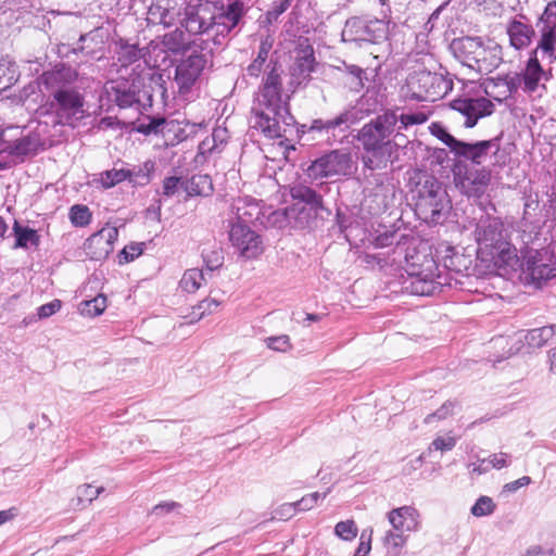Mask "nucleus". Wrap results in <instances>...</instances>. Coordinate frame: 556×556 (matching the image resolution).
Returning <instances> with one entry per match:
<instances>
[{
    "label": "nucleus",
    "instance_id": "f257e3e1",
    "mask_svg": "<svg viewBox=\"0 0 556 556\" xmlns=\"http://www.w3.org/2000/svg\"><path fill=\"white\" fill-rule=\"evenodd\" d=\"M526 216L522 228L514 238V230L500 218L489 214H482L476 226V241L478 243V256L482 262L493 264L497 268L515 267L518 262V253L515 240L520 238L526 245L533 242L538 236L536 228L526 229Z\"/></svg>",
    "mask_w": 556,
    "mask_h": 556
},
{
    "label": "nucleus",
    "instance_id": "f03ea898",
    "mask_svg": "<svg viewBox=\"0 0 556 556\" xmlns=\"http://www.w3.org/2000/svg\"><path fill=\"white\" fill-rule=\"evenodd\" d=\"M267 68L269 71L266 72L253 109V128L270 139L282 138L293 126L294 119L289 112L288 97L283 99L281 93V67L275 63L268 64Z\"/></svg>",
    "mask_w": 556,
    "mask_h": 556
},
{
    "label": "nucleus",
    "instance_id": "7ed1b4c3",
    "mask_svg": "<svg viewBox=\"0 0 556 556\" xmlns=\"http://www.w3.org/2000/svg\"><path fill=\"white\" fill-rule=\"evenodd\" d=\"M63 77L61 72L43 76L45 84L52 89L51 100L40 108V115H51L54 125L75 127L85 117V99L77 89L60 85Z\"/></svg>",
    "mask_w": 556,
    "mask_h": 556
},
{
    "label": "nucleus",
    "instance_id": "20e7f679",
    "mask_svg": "<svg viewBox=\"0 0 556 556\" xmlns=\"http://www.w3.org/2000/svg\"><path fill=\"white\" fill-rule=\"evenodd\" d=\"M451 48L460 62L480 74H490L503 62L501 45L482 37L454 39Z\"/></svg>",
    "mask_w": 556,
    "mask_h": 556
},
{
    "label": "nucleus",
    "instance_id": "39448f33",
    "mask_svg": "<svg viewBox=\"0 0 556 556\" xmlns=\"http://www.w3.org/2000/svg\"><path fill=\"white\" fill-rule=\"evenodd\" d=\"M243 4L233 2L228 5L224 13L217 16L206 17L205 10L187 8L185 17L180 21L181 26L190 34H204L216 28L217 34L230 31L239 22L242 15Z\"/></svg>",
    "mask_w": 556,
    "mask_h": 556
},
{
    "label": "nucleus",
    "instance_id": "423d86ee",
    "mask_svg": "<svg viewBox=\"0 0 556 556\" xmlns=\"http://www.w3.org/2000/svg\"><path fill=\"white\" fill-rule=\"evenodd\" d=\"M397 119L399 117L395 111L386 112L375 121L364 125L361 129L358 140L368 153H372V156H363V162L366 167L374 169L379 166V161L376 159L380 154L381 149L389 143V141L386 140L395 130Z\"/></svg>",
    "mask_w": 556,
    "mask_h": 556
},
{
    "label": "nucleus",
    "instance_id": "0eeeda50",
    "mask_svg": "<svg viewBox=\"0 0 556 556\" xmlns=\"http://www.w3.org/2000/svg\"><path fill=\"white\" fill-rule=\"evenodd\" d=\"M353 169L354 162L350 153L334 150L312 162L306 168V174L312 180H321L350 175Z\"/></svg>",
    "mask_w": 556,
    "mask_h": 556
},
{
    "label": "nucleus",
    "instance_id": "6e6552de",
    "mask_svg": "<svg viewBox=\"0 0 556 556\" xmlns=\"http://www.w3.org/2000/svg\"><path fill=\"white\" fill-rule=\"evenodd\" d=\"M389 23L382 20L366 21L352 17L346 21L342 30L343 41L349 42H380L388 38Z\"/></svg>",
    "mask_w": 556,
    "mask_h": 556
},
{
    "label": "nucleus",
    "instance_id": "1a4fd4ad",
    "mask_svg": "<svg viewBox=\"0 0 556 556\" xmlns=\"http://www.w3.org/2000/svg\"><path fill=\"white\" fill-rule=\"evenodd\" d=\"M229 240L238 255L243 260L257 258L265 249L262 237L240 218L232 222L229 230Z\"/></svg>",
    "mask_w": 556,
    "mask_h": 556
},
{
    "label": "nucleus",
    "instance_id": "9d476101",
    "mask_svg": "<svg viewBox=\"0 0 556 556\" xmlns=\"http://www.w3.org/2000/svg\"><path fill=\"white\" fill-rule=\"evenodd\" d=\"M409 86L418 99L435 101L452 89V81L441 74L422 71L410 77Z\"/></svg>",
    "mask_w": 556,
    "mask_h": 556
},
{
    "label": "nucleus",
    "instance_id": "9b49d317",
    "mask_svg": "<svg viewBox=\"0 0 556 556\" xmlns=\"http://www.w3.org/2000/svg\"><path fill=\"white\" fill-rule=\"evenodd\" d=\"M438 269L433 260L426 262V267L419 271L408 274L406 289L415 295L429 296L439 293L442 290L443 282L441 276L434 271Z\"/></svg>",
    "mask_w": 556,
    "mask_h": 556
},
{
    "label": "nucleus",
    "instance_id": "f8f14e48",
    "mask_svg": "<svg viewBox=\"0 0 556 556\" xmlns=\"http://www.w3.org/2000/svg\"><path fill=\"white\" fill-rule=\"evenodd\" d=\"M206 65L203 54L193 53L182 60L176 67L175 83L180 94L188 93L199 79Z\"/></svg>",
    "mask_w": 556,
    "mask_h": 556
},
{
    "label": "nucleus",
    "instance_id": "ddd939ff",
    "mask_svg": "<svg viewBox=\"0 0 556 556\" xmlns=\"http://www.w3.org/2000/svg\"><path fill=\"white\" fill-rule=\"evenodd\" d=\"M451 106L465 117L464 125L469 128L473 127L479 118L491 115L494 110L492 101L484 97L456 99Z\"/></svg>",
    "mask_w": 556,
    "mask_h": 556
},
{
    "label": "nucleus",
    "instance_id": "4468645a",
    "mask_svg": "<svg viewBox=\"0 0 556 556\" xmlns=\"http://www.w3.org/2000/svg\"><path fill=\"white\" fill-rule=\"evenodd\" d=\"M387 519L392 529L409 533L418 532L421 528V515L412 505H404L388 511Z\"/></svg>",
    "mask_w": 556,
    "mask_h": 556
},
{
    "label": "nucleus",
    "instance_id": "2eb2a0df",
    "mask_svg": "<svg viewBox=\"0 0 556 556\" xmlns=\"http://www.w3.org/2000/svg\"><path fill=\"white\" fill-rule=\"evenodd\" d=\"M526 271L534 283L540 285L556 277V262L547 258L546 251L536 250L528 257Z\"/></svg>",
    "mask_w": 556,
    "mask_h": 556
},
{
    "label": "nucleus",
    "instance_id": "dca6fc26",
    "mask_svg": "<svg viewBox=\"0 0 556 556\" xmlns=\"http://www.w3.org/2000/svg\"><path fill=\"white\" fill-rule=\"evenodd\" d=\"M118 230L116 227L106 226L98 232L91 235L86 242L91 258L101 260L106 257L113 251V244L117 240Z\"/></svg>",
    "mask_w": 556,
    "mask_h": 556
},
{
    "label": "nucleus",
    "instance_id": "f3484780",
    "mask_svg": "<svg viewBox=\"0 0 556 556\" xmlns=\"http://www.w3.org/2000/svg\"><path fill=\"white\" fill-rule=\"evenodd\" d=\"M315 67L314 50L305 46L296 52L294 64L291 67L292 85L300 86L307 81Z\"/></svg>",
    "mask_w": 556,
    "mask_h": 556
},
{
    "label": "nucleus",
    "instance_id": "a211bd4d",
    "mask_svg": "<svg viewBox=\"0 0 556 556\" xmlns=\"http://www.w3.org/2000/svg\"><path fill=\"white\" fill-rule=\"evenodd\" d=\"M497 151L498 143L496 140H483L476 143L464 142V144L460 146L458 155L464 156L476 164H482L485 162L490 153H496Z\"/></svg>",
    "mask_w": 556,
    "mask_h": 556
},
{
    "label": "nucleus",
    "instance_id": "6ab92c4d",
    "mask_svg": "<svg viewBox=\"0 0 556 556\" xmlns=\"http://www.w3.org/2000/svg\"><path fill=\"white\" fill-rule=\"evenodd\" d=\"M105 90L119 108H130L139 102L137 91L125 80L111 81Z\"/></svg>",
    "mask_w": 556,
    "mask_h": 556
},
{
    "label": "nucleus",
    "instance_id": "aec40b11",
    "mask_svg": "<svg viewBox=\"0 0 556 556\" xmlns=\"http://www.w3.org/2000/svg\"><path fill=\"white\" fill-rule=\"evenodd\" d=\"M506 33L509 37L510 46L516 50L527 48L534 36L533 27L518 20H513L507 24Z\"/></svg>",
    "mask_w": 556,
    "mask_h": 556
},
{
    "label": "nucleus",
    "instance_id": "412c9836",
    "mask_svg": "<svg viewBox=\"0 0 556 556\" xmlns=\"http://www.w3.org/2000/svg\"><path fill=\"white\" fill-rule=\"evenodd\" d=\"M521 77L523 90L529 93L539 90L541 81L543 79H547L546 73L543 71L536 58V51H534L533 55L528 60L527 65L521 73Z\"/></svg>",
    "mask_w": 556,
    "mask_h": 556
},
{
    "label": "nucleus",
    "instance_id": "4be33fe9",
    "mask_svg": "<svg viewBox=\"0 0 556 556\" xmlns=\"http://www.w3.org/2000/svg\"><path fill=\"white\" fill-rule=\"evenodd\" d=\"M289 194L294 201V205L309 206V208H323L321 197L312 188L304 185H294L290 187Z\"/></svg>",
    "mask_w": 556,
    "mask_h": 556
},
{
    "label": "nucleus",
    "instance_id": "5701e85b",
    "mask_svg": "<svg viewBox=\"0 0 556 556\" xmlns=\"http://www.w3.org/2000/svg\"><path fill=\"white\" fill-rule=\"evenodd\" d=\"M540 34L535 51L540 50L551 62H554L556 60V22L554 24H543Z\"/></svg>",
    "mask_w": 556,
    "mask_h": 556
},
{
    "label": "nucleus",
    "instance_id": "b1692460",
    "mask_svg": "<svg viewBox=\"0 0 556 556\" xmlns=\"http://www.w3.org/2000/svg\"><path fill=\"white\" fill-rule=\"evenodd\" d=\"M408 541V534L389 529L384 532L381 542L386 548V556H401L403 548Z\"/></svg>",
    "mask_w": 556,
    "mask_h": 556
},
{
    "label": "nucleus",
    "instance_id": "393cba45",
    "mask_svg": "<svg viewBox=\"0 0 556 556\" xmlns=\"http://www.w3.org/2000/svg\"><path fill=\"white\" fill-rule=\"evenodd\" d=\"M212 190V179L207 175H194L185 180V192L188 197L208 195Z\"/></svg>",
    "mask_w": 556,
    "mask_h": 556
},
{
    "label": "nucleus",
    "instance_id": "a878e982",
    "mask_svg": "<svg viewBox=\"0 0 556 556\" xmlns=\"http://www.w3.org/2000/svg\"><path fill=\"white\" fill-rule=\"evenodd\" d=\"M206 281L205 273L199 268L187 269L180 281L179 287L187 293L197 292Z\"/></svg>",
    "mask_w": 556,
    "mask_h": 556
},
{
    "label": "nucleus",
    "instance_id": "bb28decb",
    "mask_svg": "<svg viewBox=\"0 0 556 556\" xmlns=\"http://www.w3.org/2000/svg\"><path fill=\"white\" fill-rule=\"evenodd\" d=\"M154 170V163L151 161L144 162L142 165L125 168L127 179L135 185H147L150 181L151 174Z\"/></svg>",
    "mask_w": 556,
    "mask_h": 556
},
{
    "label": "nucleus",
    "instance_id": "cd10ccee",
    "mask_svg": "<svg viewBox=\"0 0 556 556\" xmlns=\"http://www.w3.org/2000/svg\"><path fill=\"white\" fill-rule=\"evenodd\" d=\"M290 211H260L256 219L265 227L285 228L289 224Z\"/></svg>",
    "mask_w": 556,
    "mask_h": 556
},
{
    "label": "nucleus",
    "instance_id": "c85d7f7f",
    "mask_svg": "<svg viewBox=\"0 0 556 556\" xmlns=\"http://www.w3.org/2000/svg\"><path fill=\"white\" fill-rule=\"evenodd\" d=\"M555 332L556 325L535 328L527 332L525 340L531 348H541L554 336Z\"/></svg>",
    "mask_w": 556,
    "mask_h": 556
},
{
    "label": "nucleus",
    "instance_id": "c756f323",
    "mask_svg": "<svg viewBox=\"0 0 556 556\" xmlns=\"http://www.w3.org/2000/svg\"><path fill=\"white\" fill-rule=\"evenodd\" d=\"M126 179L127 173L125 172V168L114 167L100 173L98 177L93 178V182L99 184L104 189H109L122 181H125Z\"/></svg>",
    "mask_w": 556,
    "mask_h": 556
},
{
    "label": "nucleus",
    "instance_id": "7c9ffc66",
    "mask_svg": "<svg viewBox=\"0 0 556 556\" xmlns=\"http://www.w3.org/2000/svg\"><path fill=\"white\" fill-rule=\"evenodd\" d=\"M15 247L17 248H36L39 243V236L36 230L28 227L15 225Z\"/></svg>",
    "mask_w": 556,
    "mask_h": 556
},
{
    "label": "nucleus",
    "instance_id": "2f4dec72",
    "mask_svg": "<svg viewBox=\"0 0 556 556\" xmlns=\"http://www.w3.org/2000/svg\"><path fill=\"white\" fill-rule=\"evenodd\" d=\"M106 308V298L99 294L96 298L83 301L79 305L80 314L87 317H96L101 315Z\"/></svg>",
    "mask_w": 556,
    "mask_h": 556
},
{
    "label": "nucleus",
    "instance_id": "473e14b6",
    "mask_svg": "<svg viewBox=\"0 0 556 556\" xmlns=\"http://www.w3.org/2000/svg\"><path fill=\"white\" fill-rule=\"evenodd\" d=\"M17 67L14 63L0 61V92L13 86L17 80Z\"/></svg>",
    "mask_w": 556,
    "mask_h": 556
},
{
    "label": "nucleus",
    "instance_id": "72a5a7b5",
    "mask_svg": "<svg viewBox=\"0 0 556 556\" xmlns=\"http://www.w3.org/2000/svg\"><path fill=\"white\" fill-rule=\"evenodd\" d=\"M220 305H222V302L214 298L204 299L197 306L193 307L190 323L192 324V323L199 321L204 316L215 313Z\"/></svg>",
    "mask_w": 556,
    "mask_h": 556
},
{
    "label": "nucleus",
    "instance_id": "f704fd0d",
    "mask_svg": "<svg viewBox=\"0 0 556 556\" xmlns=\"http://www.w3.org/2000/svg\"><path fill=\"white\" fill-rule=\"evenodd\" d=\"M421 181L419 180L417 182V187H416V190L413 191V193H417V195L419 198H421V200L424 202H420V203H416V207H419V206H432V205H435L433 203V199L435 198L437 193H438V190L434 189V187H437L439 189V187L437 186V182L431 178V177H428V176H425V182H424V188H428L429 189L427 190V195L424 193V191L419 188Z\"/></svg>",
    "mask_w": 556,
    "mask_h": 556
},
{
    "label": "nucleus",
    "instance_id": "c9c22d12",
    "mask_svg": "<svg viewBox=\"0 0 556 556\" xmlns=\"http://www.w3.org/2000/svg\"><path fill=\"white\" fill-rule=\"evenodd\" d=\"M8 146L12 151L16 162H18V160H21L24 155H27L35 150L36 142L29 137H23L16 139L14 142L8 143Z\"/></svg>",
    "mask_w": 556,
    "mask_h": 556
},
{
    "label": "nucleus",
    "instance_id": "e433bc0d",
    "mask_svg": "<svg viewBox=\"0 0 556 556\" xmlns=\"http://www.w3.org/2000/svg\"><path fill=\"white\" fill-rule=\"evenodd\" d=\"M496 505L494 501L486 495L480 496L471 506L470 513L475 517H486L494 513Z\"/></svg>",
    "mask_w": 556,
    "mask_h": 556
},
{
    "label": "nucleus",
    "instance_id": "4c0bfd02",
    "mask_svg": "<svg viewBox=\"0 0 556 556\" xmlns=\"http://www.w3.org/2000/svg\"><path fill=\"white\" fill-rule=\"evenodd\" d=\"M334 534L343 541L351 542L357 536L358 528L352 519L339 521L334 526Z\"/></svg>",
    "mask_w": 556,
    "mask_h": 556
},
{
    "label": "nucleus",
    "instance_id": "58836bf2",
    "mask_svg": "<svg viewBox=\"0 0 556 556\" xmlns=\"http://www.w3.org/2000/svg\"><path fill=\"white\" fill-rule=\"evenodd\" d=\"M348 122V114L343 113L339 116L332 118V119H315L312 122V125L309 127V130H317L323 131L325 130L327 134H329L330 130L336 129L337 127L341 126L342 124H345Z\"/></svg>",
    "mask_w": 556,
    "mask_h": 556
},
{
    "label": "nucleus",
    "instance_id": "ea45409f",
    "mask_svg": "<svg viewBox=\"0 0 556 556\" xmlns=\"http://www.w3.org/2000/svg\"><path fill=\"white\" fill-rule=\"evenodd\" d=\"M141 58L140 50L134 45H122L117 51V60L122 66H128Z\"/></svg>",
    "mask_w": 556,
    "mask_h": 556
},
{
    "label": "nucleus",
    "instance_id": "a19ab883",
    "mask_svg": "<svg viewBox=\"0 0 556 556\" xmlns=\"http://www.w3.org/2000/svg\"><path fill=\"white\" fill-rule=\"evenodd\" d=\"M143 243L132 242L127 244L118 254V263L125 264L132 262L143 253Z\"/></svg>",
    "mask_w": 556,
    "mask_h": 556
},
{
    "label": "nucleus",
    "instance_id": "79ce46f5",
    "mask_svg": "<svg viewBox=\"0 0 556 556\" xmlns=\"http://www.w3.org/2000/svg\"><path fill=\"white\" fill-rule=\"evenodd\" d=\"M202 256L205 263V268L210 273L218 269L223 265L224 255L220 249L204 251Z\"/></svg>",
    "mask_w": 556,
    "mask_h": 556
},
{
    "label": "nucleus",
    "instance_id": "37998d69",
    "mask_svg": "<svg viewBox=\"0 0 556 556\" xmlns=\"http://www.w3.org/2000/svg\"><path fill=\"white\" fill-rule=\"evenodd\" d=\"M228 139V131L226 128L217 127L213 130L211 138H206L203 147H207L210 151L217 150L219 146L224 144Z\"/></svg>",
    "mask_w": 556,
    "mask_h": 556
},
{
    "label": "nucleus",
    "instance_id": "c03bdc74",
    "mask_svg": "<svg viewBox=\"0 0 556 556\" xmlns=\"http://www.w3.org/2000/svg\"><path fill=\"white\" fill-rule=\"evenodd\" d=\"M397 123L400 122L401 123V126L399 127V129L401 128H407L408 126H412V125H419V124H424L428 116L422 113V112H414V113H402V114H397Z\"/></svg>",
    "mask_w": 556,
    "mask_h": 556
},
{
    "label": "nucleus",
    "instance_id": "a18cd8bd",
    "mask_svg": "<svg viewBox=\"0 0 556 556\" xmlns=\"http://www.w3.org/2000/svg\"><path fill=\"white\" fill-rule=\"evenodd\" d=\"M330 492L328 489L325 493L320 494L318 492H314L303 496L300 501L295 502L298 506V510L306 511L312 509L320 498H325Z\"/></svg>",
    "mask_w": 556,
    "mask_h": 556
},
{
    "label": "nucleus",
    "instance_id": "49530a36",
    "mask_svg": "<svg viewBox=\"0 0 556 556\" xmlns=\"http://www.w3.org/2000/svg\"><path fill=\"white\" fill-rule=\"evenodd\" d=\"M266 345L277 352H287L291 348L290 339L286 334L267 338Z\"/></svg>",
    "mask_w": 556,
    "mask_h": 556
},
{
    "label": "nucleus",
    "instance_id": "de8ad7c7",
    "mask_svg": "<svg viewBox=\"0 0 556 556\" xmlns=\"http://www.w3.org/2000/svg\"><path fill=\"white\" fill-rule=\"evenodd\" d=\"M298 511L296 503H285L276 508L273 513L274 519L288 520Z\"/></svg>",
    "mask_w": 556,
    "mask_h": 556
},
{
    "label": "nucleus",
    "instance_id": "09e8293b",
    "mask_svg": "<svg viewBox=\"0 0 556 556\" xmlns=\"http://www.w3.org/2000/svg\"><path fill=\"white\" fill-rule=\"evenodd\" d=\"M180 189L185 190V180L178 177H167L163 182V190L165 195H174Z\"/></svg>",
    "mask_w": 556,
    "mask_h": 556
},
{
    "label": "nucleus",
    "instance_id": "8fccbe9b",
    "mask_svg": "<svg viewBox=\"0 0 556 556\" xmlns=\"http://www.w3.org/2000/svg\"><path fill=\"white\" fill-rule=\"evenodd\" d=\"M456 445V440L453 437H438L435 438L429 446V450L435 451H451Z\"/></svg>",
    "mask_w": 556,
    "mask_h": 556
},
{
    "label": "nucleus",
    "instance_id": "3c124183",
    "mask_svg": "<svg viewBox=\"0 0 556 556\" xmlns=\"http://www.w3.org/2000/svg\"><path fill=\"white\" fill-rule=\"evenodd\" d=\"M491 469H502L508 467L510 464L509 455L507 453H494L486 458Z\"/></svg>",
    "mask_w": 556,
    "mask_h": 556
},
{
    "label": "nucleus",
    "instance_id": "603ef678",
    "mask_svg": "<svg viewBox=\"0 0 556 556\" xmlns=\"http://www.w3.org/2000/svg\"><path fill=\"white\" fill-rule=\"evenodd\" d=\"M92 218L90 211H71L70 219L74 226H87Z\"/></svg>",
    "mask_w": 556,
    "mask_h": 556
},
{
    "label": "nucleus",
    "instance_id": "864d4df0",
    "mask_svg": "<svg viewBox=\"0 0 556 556\" xmlns=\"http://www.w3.org/2000/svg\"><path fill=\"white\" fill-rule=\"evenodd\" d=\"M61 301L60 300H53L47 304L41 305L38 308V317L39 318H48L55 314L61 308Z\"/></svg>",
    "mask_w": 556,
    "mask_h": 556
},
{
    "label": "nucleus",
    "instance_id": "5fc2aeb1",
    "mask_svg": "<svg viewBox=\"0 0 556 556\" xmlns=\"http://www.w3.org/2000/svg\"><path fill=\"white\" fill-rule=\"evenodd\" d=\"M371 531L366 536L365 532L361 534L358 546L354 553V556H368L371 551Z\"/></svg>",
    "mask_w": 556,
    "mask_h": 556
},
{
    "label": "nucleus",
    "instance_id": "6e6d98bb",
    "mask_svg": "<svg viewBox=\"0 0 556 556\" xmlns=\"http://www.w3.org/2000/svg\"><path fill=\"white\" fill-rule=\"evenodd\" d=\"M452 409L453 403L446 402L435 413L429 414L425 418V422L431 424L434 419H444L452 413Z\"/></svg>",
    "mask_w": 556,
    "mask_h": 556
},
{
    "label": "nucleus",
    "instance_id": "4d7b16f0",
    "mask_svg": "<svg viewBox=\"0 0 556 556\" xmlns=\"http://www.w3.org/2000/svg\"><path fill=\"white\" fill-rule=\"evenodd\" d=\"M103 491V488H93L90 484H85L80 488H78V494L80 498H85L89 502H92L96 500L101 492Z\"/></svg>",
    "mask_w": 556,
    "mask_h": 556
},
{
    "label": "nucleus",
    "instance_id": "13d9d810",
    "mask_svg": "<svg viewBox=\"0 0 556 556\" xmlns=\"http://www.w3.org/2000/svg\"><path fill=\"white\" fill-rule=\"evenodd\" d=\"M468 469L471 475H484L491 470V466L489 465L486 458L477 459L476 462L468 464Z\"/></svg>",
    "mask_w": 556,
    "mask_h": 556
},
{
    "label": "nucleus",
    "instance_id": "bf43d9fd",
    "mask_svg": "<svg viewBox=\"0 0 556 556\" xmlns=\"http://www.w3.org/2000/svg\"><path fill=\"white\" fill-rule=\"evenodd\" d=\"M540 21L543 24H554L556 22V0L549 1L546 4Z\"/></svg>",
    "mask_w": 556,
    "mask_h": 556
},
{
    "label": "nucleus",
    "instance_id": "052dcab7",
    "mask_svg": "<svg viewBox=\"0 0 556 556\" xmlns=\"http://www.w3.org/2000/svg\"><path fill=\"white\" fill-rule=\"evenodd\" d=\"M16 163V160L10 150L9 146L0 148V169L11 167Z\"/></svg>",
    "mask_w": 556,
    "mask_h": 556
},
{
    "label": "nucleus",
    "instance_id": "680f3d73",
    "mask_svg": "<svg viewBox=\"0 0 556 556\" xmlns=\"http://www.w3.org/2000/svg\"><path fill=\"white\" fill-rule=\"evenodd\" d=\"M439 138L453 151L455 152L457 155L460 151V146L464 144L463 141H459L457 139H455L453 136H451L450 134H447L446 131L444 130H441V135L439 136Z\"/></svg>",
    "mask_w": 556,
    "mask_h": 556
},
{
    "label": "nucleus",
    "instance_id": "e2e57ef3",
    "mask_svg": "<svg viewBox=\"0 0 556 556\" xmlns=\"http://www.w3.org/2000/svg\"><path fill=\"white\" fill-rule=\"evenodd\" d=\"M439 138L453 151L455 152L457 155L460 151V146L464 144L463 141H459L457 139H455L453 136H451L450 134H447L446 131L444 130H441V135L439 136Z\"/></svg>",
    "mask_w": 556,
    "mask_h": 556
},
{
    "label": "nucleus",
    "instance_id": "0e129e2a",
    "mask_svg": "<svg viewBox=\"0 0 556 556\" xmlns=\"http://www.w3.org/2000/svg\"><path fill=\"white\" fill-rule=\"evenodd\" d=\"M531 483V478L528 477V476H523L513 482H509L507 484H505V490L509 491V492H515L517 491L519 488H522V486H526V485H529Z\"/></svg>",
    "mask_w": 556,
    "mask_h": 556
},
{
    "label": "nucleus",
    "instance_id": "69168bd1",
    "mask_svg": "<svg viewBox=\"0 0 556 556\" xmlns=\"http://www.w3.org/2000/svg\"><path fill=\"white\" fill-rule=\"evenodd\" d=\"M289 0H279V2L274 5L273 10L268 12V16L274 18L278 17L289 8Z\"/></svg>",
    "mask_w": 556,
    "mask_h": 556
},
{
    "label": "nucleus",
    "instance_id": "338daca9",
    "mask_svg": "<svg viewBox=\"0 0 556 556\" xmlns=\"http://www.w3.org/2000/svg\"><path fill=\"white\" fill-rule=\"evenodd\" d=\"M435 251L438 255H441L446 261L454 255L455 248L452 244L444 242L441 243Z\"/></svg>",
    "mask_w": 556,
    "mask_h": 556
},
{
    "label": "nucleus",
    "instance_id": "774afa93",
    "mask_svg": "<svg viewBox=\"0 0 556 556\" xmlns=\"http://www.w3.org/2000/svg\"><path fill=\"white\" fill-rule=\"evenodd\" d=\"M271 41L266 38L265 40H263L260 45V49H258V53H257V59H260L261 61H265L267 60L268 58V53L271 49Z\"/></svg>",
    "mask_w": 556,
    "mask_h": 556
}]
</instances>
